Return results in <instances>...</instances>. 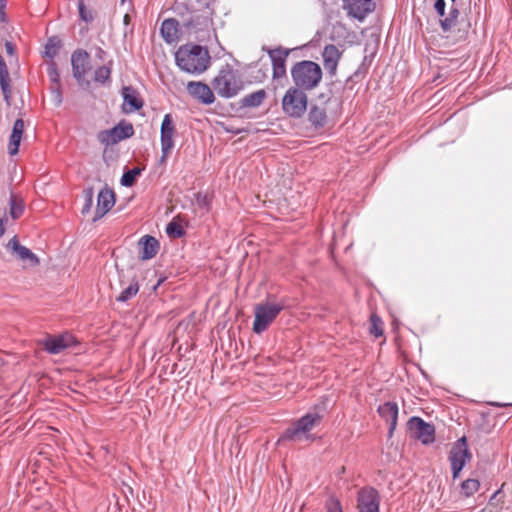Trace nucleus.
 <instances>
[{
	"label": "nucleus",
	"mask_w": 512,
	"mask_h": 512,
	"mask_svg": "<svg viewBox=\"0 0 512 512\" xmlns=\"http://www.w3.org/2000/svg\"><path fill=\"white\" fill-rule=\"evenodd\" d=\"M175 61L181 70L201 74L208 68L210 56L207 49L200 45H185L175 53Z\"/></svg>",
	"instance_id": "obj_1"
},
{
	"label": "nucleus",
	"mask_w": 512,
	"mask_h": 512,
	"mask_svg": "<svg viewBox=\"0 0 512 512\" xmlns=\"http://www.w3.org/2000/svg\"><path fill=\"white\" fill-rule=\"evenodd\" d=\"M291 78L295 87L304 91L315 89L322 80V69L314 61L302 60L296 62L290 70Z\"/></svg>",
	"instance_id": "obj_2"
},
{
	"label": "nucleus",
	"mask_w": 512,
	"mask_h": 512,
	"mask_svg": "<svg viewBox=\"0 0 512 512\" xmlns=\"http://www.w3.org/2000/svg\"><path fill=\"white\" fill-rule=\"evenodd\" d=\"M320 420L321 415L319 413L305 414L283 432L279 441H301L310 439L309 432Z\"/></svg>",
	"instance_id": "obj_3"
},
{
	"label": "nucleus",
	"mask_w": 512,
	"mask_h": 512,
	"mask_svg": "<svg viewBox=\"0 0 512 512\" xmlns=\"http://www.w3.org/2000/svg\"><path fill=\"white\" fill-rule=\"evenodd\" d=\"M281 106L284 114L291 118H301L308 106V96L306 91L292 86L285 92Z\"/></svg>",
	"instance_id": "obj_4"
},
{
	"label": "nucleus",
	"mask_w": 512,
	"mask_h": 512,
	"mask_svg": "<svg viewBox=\"0 0 512 512\" xmlns=\"http://www.w3.org/2000/svg\"><path fill=\"white\" fill-rule=\"evenodd\" d=\"M284 309L283 303H260L254 309L253 331L263 333Z\"/></svg>",
	"instance_id": "obj_5"
},
{
	"label": "nucleus",
	"mask_w": 512,
	"mask_h": 512,
	"mask_svg": "<svg viewBox=\"0 0 512 512\" xmlns=\"http://www.w3.org/2000/svg\"><path fill=\"white\" fill-rule=\"evenodd\" d=\"M212 87L218 95L232 98L241 90V83L231 68L220 70L212 81Z\"/></svg>",
	"instance_id": "obj_6"
},
{
	"label": "nucleus",
	"mask_w": 512,
	"mask_h": 512,
	"mask_svg": "<svg viewBox=\"0 0 512 512\" xmlns=\"http://www.w3.org/2000/svg\"><path fill=\"white\" fill-rule=\"evenodd\" d=\"M471 458L472 454L468 448L467 438L463 436L454 443L449 453L453 479L459 478L462 469Z\"/></svg>",
	"instance_id": "obj_7"
},
{
	"label": "nucleus",
	"mask_w": 512,
	"mask_h": 512,
	"mask_svg": "<svg viewBox=\"0 0 512 512\" xmlns=\"http://www.w3.org/2000/svg\"><path fill=\"white\" fill-rule=\"evenodd\" d=\"M272 64V80L281 84L282 81H287L286 61L290 54V49L281 46L277 48L264 49Z\"/></svg>",
	"instance_id": "obj_8"
},
{
	"label": "nucleus",
	"mask_w": 512,
	"mask_h": 512,
	"mask_svg": "<svg viewBox=\"0 0 512 512\" xmlns=\"http://www.w3.org/2000/svg\"><path fill=\"white\" fill-rule=\"evenodd\" d=\"M134 134V128L132 124L121 121L116 126L109 130L100 131L98 134V140L104 145H113L124 139L132 137Z\"/></svg>",
	"instance_id": "obj_9"
},
{
	"label": "nucleus",
	"mask_w": 512,
	"mask_h": 512,
	"mask_svg": "<svg viewBox=\"0 0 512 512\" xmlns=\"http://www.w3.org/2000/svg\"><path fill=\"white\" fill-rule=\"evenodd\" d=\"M380 494L377 489L365 486L357 492L358 512H380Z\"/></svg>",
	"instance_id": "obj_10"
},
{
	"label": "nucleus",
	"mask_w": 512,
	"mask_h": 512,
	"mask_svg": "<svg viewBox=\"0 0 512 512\" xmlns=\"http://www.w3.org/2000/svg\"><path fill=\"white\" fill-rule=\"evenodd\" d=\"M176 133L175 124L171 114H165L160 128V143L162 156L160 162H164L174 148L173 137Z\"/></svg>",
	"instance_id": "obj_11"
},
{
	"label": "nucleus",
	"mask_w": 512,
	"mask_h": 512,
	"mask_svg": "<svg viewBox=\"0 0 512 512\" xmlns=\"http://www.w3.org/2000/svg\"><path fill=\"white\" fill-rule=\"evenodd\" d=\"M408 429L411 435L423 444H431L435 440L434 425L425 422L420 417H411L408 421Z\"/></svg>",
	"instance_id": "obj_12"
},
{
	"label": "nucleus",
	"mask_w": 512,
	"mask_h": 512,
	"mask_svg": "<svg viewBox=\"0 0 512 512\" xmlns=\"http://www.w3.org/2000/svg\"><path fill=\"white\" fill-rule=\"evenodd\" d=\"M343 8L348 16L362 21L374 10L375 3L373 0H343Z\"/></svg>",
	"instance_id": "obj_13"
},
{
	"label": "nucleus",
	"mask_w": 512,
	"mask_h": 512,
	"mask_svg": "<svg viewBox=\"0 0 512 512\" xmlns=\"http://www.w3.org/2000/svg\"><path fill=\"white\" fill-rule=\"evenodd\" d=\"M7 248L11 250L16 258L22 261L25 265L36 267L40 263L39 257L29 248L21 245L17 236H14L8 241Z\"/></svg>",
	"instance_id": "obj_14"
},
{
	"label": "nucleus",
	"mask_w": 512,
	"mask_h": 512,
	"mask_svg": "<svg viewBox=\"0 0 512 512\" xmlns=\"http://www.w3.org/2000/svg\"><path fill=\"white\" fill-rule=\"evenodd\" d=\"M89 58V53L83 49H77L71 55L73 77L78 83L84 81L89 66Z\"/></svg>",
	"instance_id": "obj_15"
},
{
	"label": "nucleus",
	"mask_w": 512,
	"mask_h": 512,
	"mask_svg": "<svg viewBox=\"0 0 512 512\" xmlns=\"http://www.w3.org/2000/svg\"><path fill=\"white\" fill-rule=\"evenodd\" d=\"M187 91L190 96L202 104L210 105L215 101L212 89L201 81H190L187 84Z\"/></svg>",
	"instance_id": "obj_16"
},
{
	"label": "nucleus",
	"mask_w": 512,
	"mask_h": 512,
	"mask_svg": "<svg viewBox=\"0 0 512 512\" xmlns=\"http://www.w3.org/2000/svg\"><path fill=\"white\" fill-rule=\"evenodd\" d=\"M75 338L69 333L58 336H50L44 341V348L50 354H59L75 344Z\"/></svg>",
	"instance_id": "obj_17"
},
{
	"label": "nucleus",
	"mask_w": 512,
	"mask_h": 512,
	"mask_svg": "<svg viewBox=\"0 0 512 512\" xmlns=\"http://www.w3.org/2000/svg\"><path fill=\"white\" fill-rule=\"evenodd\" d=\"M115 204V193L112 189L104 187L97 196V207L93 221L100 220Z\"/></svg>",
	"instance_id": "obj_18"
},
{
	"label": "nucleus",
	"mask_w": 512,
	"mask_h": 512,
	"mask_svg": "<svg viewBox=\"0 0 512 512\" xmlns=\"http://www.w3.org/2000/svg\"><path fill=\"white\" fill-rule=\"evenodd\" d=\"M379 415L389 423L388 434L391 437L396 429L398 420V405L396 402H385L377 409Z\"/></svg>",
	"instance_id": "obj_19"
},
{
	"label": "nucleus",
	"mask_w": 512,
	"mask_h": 512,
	"mask_svg": "<svg viewBox=\"0 0 512 512\" xmlns=\"http://www.w3.org/2000/svg\"><path fill=\"white\" fill-rule=\"evenodd\" d=\"M123 96V111L125 113H132L138 111L143 107V101L139 97V93L136 89L131 86H125L122 88Z\"/></svg>",
	"instance_id": "obj_20"
},
{
	"label": "nucleus",
	"mask_w": 512,
	"mask_h": 512,
	"mask_svg": "<svg viewBox=\"0 0 512 512\" xmlns=\"http://www.w3.org/2000/svg\"><path fill=\"white\" fill-rule=\"evenodd\" d=\"M322 57H323L324 68L326 69V71L331 76L335 75L337 66H338V62L341 57V53H340L339 49L333 44L326 45L324 47Z\"/></svg>",
	"instance_id": "obj_21"
},
{
	"label": "nucleus",
	"mask_w": 512,
	"mask_h": 512,
	"mask_svg": "<svg viewBox=\"0 0 512 512\" xmlns=\"http://www.w3.org/2000/svg\"><path fill=\"white\" fill-rule=\"evenodd\" d=\"M139 246H141L140 258L141 260H150L154 258L160 248L159 241L151 236L145 235L139 240Z\"/></svg>",
	"instance_id": "obj_22"
},
{
	"label": "nucleus",
	"mask_w": 512,
	"mask_h": 512,
	"mask_svg": "<svg viewBox=\"0 0 512 512\" xmlns=\"http://www.w3.org/2000/svg\"><path fill=\"white\" fill-rule=\"evenodd\" d=\"M23 132L24 121L19 118L13 124L12 132L9 138L8 152L10 155H16L18 153Z\"/></svg>",
	"instance_id": "obj_23"
},
{
	"label": "nucleus",
	"mask_w": 512,
	"mask_h": 512,
	"mask_svg": "<svg viewBox=\"0 0 512 512\" xmlns=\"http://www.w3.org/2000/svg\"><path fill=\"white\" fill-rule=\"evenodd\" d=\"M23 132L24 121L19 118L13 124L12 132L9 138L8 152L10 155H16L18 153Z\"/></svg>",
	"instance_id": "obj_24"
},
{
	"label": "nucleus",
	"mask_w": 512,
	"mask_h": 512,
	"mask_svg": "<svg viewBox=\"0 0 512 512\" xmlns=\"http://www.w3.org/2000/svg\"><path fill=\"white\" fill-rule=\"evenodd\" d=\"M23 132L24 121L19 118L13 124L12 132L9 138L8 152L10 155H16L18 153Z\"/></svg>",
	"instance_id": "obj_25"
},
{
	"label": "nucleus",
	"mask_w": 512,
	"mask_h": 512,
	"mask_svg": "<svg viewBox=\"0 0 512 512\" xmlns=\"http://www.w3.org/2000/svg\"><path fill=\"white\" fill-rule=\"evenodd\" d=\"M179 23L174 18L165 19L160 28V33L167 43H173L178 40Z\"/></svg>",
	"instance_id": "obj_26"
},
{
	"label": "nucleus",
	"mask_w": 512,
	"mask_h": 512,
	"mask_svg": "<svg viewBox=\"0 0 512 512\" xmlns=\"http://www.w3.org/2000/svg\"><path fill=\"white\" fill-rule=\"evenodd\" d=\"M308 120L314 128H323L327 123L326 110L317 105H312L308 113Z\"/></svg>",
	"instance_id": "obj_27"
},
{
	"label": "nucleus",
	"mask_w": 512,
	"mask_h": 512,
	"mask_svg": "<svg viewBox=\"0 0 512 512\" xmlns=\"http://www.w3.org/2000/svg\"><path fill=\"white\" fill-rule=\"evenodd\" d=\"M266 96H267V94L264 89L257 90L255 92H252V93L244 96L240 100V105H241V107H245V108L259 107L265 100Z\"/></svg>",
	"instance_id": "obj_28"
},
{
	"label": "nucleus",
	"mask_w": 512,
	"mask_h": 512,
	"mask_svg": "<svg viewBox=\"0 0 512 512\" xmlns=\"http://www.w3.org/2000/svg\"><path fill=\"white\" fill-rule=\"evenodd\" d=\"M209 22L210 20L207 16L194 14L185 22L184 25L187 30L197 33L198 31L208 27Z\"/></svg>",
	"instance_id": "obj_29"
},
{
	"label": "nucleus",
	"mask_w": 512,
	"mask_h": 512,
	"mask_svg": "<svg viewBox=\"0 0 512 512\" xmlns=\"http://www.w3.org/2000/svg\"><path fill=\"white\" fill-rule=\"evenodd\" d=\"M111 72H112V61H110L107 65L98 67L94 71V81L101 85H106L111 80Z\"/></svg>",
	"instance_id": "obj_30"
},
{
	"label": "nucleus",
	"mask_w": 512,
	"mask_h": 512,
	"mask_svg": "<svg viewBox=\"0 0 512 512\" xmlns=\"http://www.w3.org/2000/svg\"><path fill=\"white\" fill-rule=\"evenodd\" d=\"M459 10L457 7L452 6L446 18L440 19V26L443 32H449L457 23Z\"/></svg>",
	"instance_id": "obj_31"
},
{
	"label": "nucleus",
	"mask_w": 512,
	"mask_h": 512,
	"mask_svg": "<svg viewBox=\"0 0 512 512\" xmlns=\"http://www.w3.org/2000/svg\"><path fill=\"white\" fill-rule=\"evenodd\" d=\"M61 46L62 42L57 36L48 38L45 44L44 56L49 59H54Z\"/></svg>",
	"instance_id": "obj_32"
},
{
	"label": "nucleus",
	"mask_w": 512,
	"mask_h": 512,
	"mask_svg": "<svg viewBox=\"0 0 512 512\" xmlns=\"http://www.w3.org/2000/svg\"><path fill=\"white\" fill-rule=\"evenodd\" d=\"M138 292H139V283H138L137 280L133 279L131 281L130 285L127 288H125L116 297V301L117 302H121V303H125L128 300H130L131 298H133L134 296H136Z\"/></svg>",
	"instance_id": "obj_33"
},
{
	"label": "nucleus",
	"mask_w": 512,
	"mask_h": 512,
	"mask_svg": "<svg viewBox=\"0 0 512 512\" xmlns=\"http://www.w3.org/2000/svg\"><path fill=\"white\" fill-rule=\"evenodd\" d=\"M9 206V214L14 220L22 216L24 212V204L21 200H18L13 194L10 196Z\"/></svg>",
	"instance_id": "obj_34"
},
{
	"label": "nucleus",
	"mask_w": 512,
	"mask_h": 512,
	"mask_svg": "<svg viewBox=\"0 0 512 512\" xmlns=\"http://www.w3.org/2000/svg\"><path fill=\"white\" fill-rule=\"evenodd\" d=\"M480 482L478 479L469 478L461 483V492L464 496L470 497L479 490Z\"/></svg>",
	"instance_id": "obj_35"
},
{
	"label": "nucleus",
	"mask_w": 512,
	"mask_h": 512,
	"mask_svg": "<svg viewBox=\"0 0 512 512\" xmlns=\"http://www.w3.org/2000/svg\"><path fill=\"white\" fill-rule=\"evenodd\" d=\"M141 170L137 167L126 171L121 177V184L125 187H131L136 180V177L140 175Z\"/></svg>",
	"instance_id": "obj_36"
},
{
	"label": "nucleus",
	"mask_w": 512,
	"mask_h": 512,
	"mask_svg": "<svg viewBox=\"0 0 512 512\" xmlns=\"http://www.w3.org/2000/svg\"><path fill=\"white\" fill-rule=\"evenodd\" d=\"M195 203L197 207L203 210L204 212H209L211 207V199L207 194L197 192L195 194Z\"/></svg>",
	"instance_id": "obj_37"
},
{
	"label": "nucleus",
	"mask_w": 512,
	"mask_h": 512,
	"mask_svg": "<svg viewBox=\"0 0 512 512\" xmlns=\"http://www.w3.org/2000/svg\"><path fill=\"white\" fill-rule=\"evenodd\" d=\"M79 17L86 23H91L94 20L93 11L88 9L83 0H78Z\"/></svg>",
	"instance_id": "obj_38"
},
{
	"label": "nucleus",
	"mask_w": 512,
	"mask_h": 512,
	"mask_svg": "<svg viewBox=\"0 0 512 512\" xmlns=\"http://www.w3.org/2000/svg\"><path fill=\"white\" fill-rule=\"evenodd\" d=\"M47 74L50 79L51 85H60V74L58 71L57 64L54 61H51L47 64Z\"/></svg>",
	"instance_id": "obj_39"
},
{
	"label": "nucleus",
	"mask_w": 512,
	"mask_h": 512,
	"mask_svg": "<svg viewBox=\"0 0 512 512\" xmlns=\"http://www.w3.org/2000/svg\"><path fill=\"white\" fill-rule=\"evenodd\" d=\"M83 197H84V205L82 207V214H87L90 212L92 206H93V197H94V191L92 187L86 188L83 190Z\"/></svg>",
	"instance_id": "obj_40"
},
{
	"label": "nucleus",
	"mask_w": 512,
	"mask_h": 512,
	"mask_svg": "<svg viewBox=\"0 0 512 512\" xmlns=\"http://www.w3.org/2000/svg\"><path fill=\"white\" fill-rule=\"evenodd\" d=\"M49 91L51 94V100L56 107H59L63 102L62 96V86L60 85H50Z\"/></svg>",
	"instance_id": "obj_41"
},
{
	"label": "nucleus",
	"mask_w": 512,
	"mask_h": 512,
	"mask_svg": "<svg viewBox=\"0 0 512 512\" xmlns=\"http://www.w3.org/2000/svg\"><path fill=\"white\" fill-rule=\"evenodd\" d=\"M370 333L373 334L375 337H380L383 335L382 321L379 317H377L374 314L371 316Z\"/></svg>",
	"instance_id": "obj_42"
},
{
	"label": "nucleus",
	"mask_w": 512,
	"mask_h": 512,
	"mask_svg": "<svg viewBox=\"0 0 512 512\" xmlns=\"http://www.w3.org/2000/svg\"><path fill=\"white\" fill-rule=\"evenodd\" d=\"M166 232L169 236H172V237H181L184 235V230L183 228L181 227V225H179L178 223L176 222H170L168 225H167V228H166Z\"/></svg>",
	"instance_id": "obj_43"
},
{
	"label": "nucleus",
	"mask_w": 512,
	"mask_h": 512,
	"mask_svg": "<svg viewBox=\"0 0 512 512\" xmlns=\"http://www.w3.org/2000/svg\"><path fill=\"white\" fill-rule=\"evenodd\" d=\"M446 2L445 0H436L434 3V9L438 16L443 17L445 15Z\"/></svg>",
	"instance_id": "obj_44"
},
{
	"label": "nucleus",
	"mask_w": 512,
	"mask_h": 512,
	"mask_svg": "<svg viewBox=\"0 0 512 512\" xmlns=\"http://www.w3.org/2000/svg\"><path fill=\"white\" fill-rule=\"evenodd\" d=\"M328 512H343L342 506L339 500L332 499L327 505Z\"/></svg>",
	"instance_id": "obj_45"
},
{
	"label": "nucleus",
	"mask_w": 512,
	"mask_h": 512,
	"mask_svg": "<svg viewBox=\"0 0 512 512\" xmlns=\"http://www.w3.org/2000/svg\"><path fill=\"white\" fill-rule=\"evenodd\" d=\"M5 51L8 55L14 56L16 54L15 45L10 41H6L5 42Z\"/></svg>",
	"instance_id": "obj_46"
},
{
	"label": "nucleus",
	"mask_w": 512,
	"mask_h": 512,
	"mask_svg": "<svg viewBox=\"0 0 512 512\" xmlns=\"http://www.w3.org/2000/svg\"><path fill=\"white\" fill-rule=\"evenodd\" d=\"M5 1L0 0V23L6 22V14H5Z\"/></svg>",
	"instance_id": "obj_47"
},
{
	"label": "nucleus",
	"mask_w": 512,
	"mask_h": 512,
	"mask_svg": "<svg viewBox=\"0 0 512 512\" xmlns=\"http://www.w3.org/2000/svg\"><path fill=\"white\" fill-rule=\"evenodd\" d=\"M456 0H451L452 3H454Z\"/></svg>",
	"instance_id": "obj_48"
},
{
	"label": "nucleus",
	"mask_w": 512,
	"mask_h": 512,
	"mask_svg": "<svg viewBox=\"0 0 512 512\" xmlns=\"http://www.w3.org/2000/svg\"><path fill=\"white\" fill-rule=\"evenodd\" d=\"M122 2H124L125 0H121Z\"/></svg>",
	"instance_id": "obj_49"
}]
</instances>
